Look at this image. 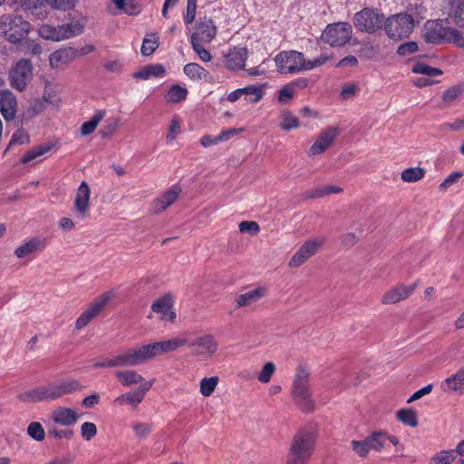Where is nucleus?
<instances>
[{"label":"nucleus","instance_id":"obj_1","mask_svg":"<svg viewBox=\"0 0 464 464\" xmlns=\"http://www.w3.org/2000/svg\"><path fill=\"white\" fill-rule=\"evenodd\" d=\"M81 389L82 386L78 380L74 378H66L20 393L19 400L27 403L43 401H56L65 395L80 391Z\"/></svg>","mask_w":464,"mask_h":464},{"label":"nucleus","instance_id":"obj_2","mask_svg":"<svg viewBox=\"0 0 464 464\" xmlns=\"http://www.w3.org/2000/svg\"><path fill=\"white\" fill-rule=\"evenodd\" d=\"M447 20H429L422 28V37L429 44L450 43L464 47V36L448 24Z\"/></svg>","mask_w":464,"mask_h":464},{"label":"nucleus","instance_id":"obj_3","mask_svg":"<svg viewBox=\"0 0 464 464\" xmlns=\"http://www.w3.org/2000/svg\"><path fill=\"white\" fill-rule=\"evenodd\" d=\"M188 344V341L185 336H177L161 342L136 345L135 347L140 365L159 355L177 351Z\"/></svg>","mask_w":464,"mask_h":464},{"label":"nucleus","instance_id":"obj_4","mask_svg":"<svg viewBox=\"0 0 464 464\" xmlns=\"http://www.w3.org/2000/svg\"><path fill=\"white\" fill-rule=\"evenodd\" d=\"M309 377V372L304 367L300 366L297 368L293 382V400L304 412H312L314 410V401L310 392Z\"/></svg>","mask_w":464,"mask_h":464},{"label":"nucleus","instance_id":"obj_5","mask_svg":"<svg viewBox=\"0 0 464 464\" xmlns=\"http://www.w3.org/2000/svg\"><path fill=\"white\" fill-rule=\"evenodd\" d=\"M415 28V20L408 13H399L384 20V31L392 40L408 37Z\"/></svg>","mask_w":464,"mask_h":464},{"label":"nucleus","instance_id":"obj_6","mask_svg":"<svg viewBox=\"0 0 464 464\" xmlns=\"http://www.w3.org/2000/svg\"><path fill=\"white\" fill-rule=\"evenodd\" d=\"M30 29V24L20 15L7 14L0 19V34L10 43L21 42Z\"/></svg>","mask_w":464,"mask_h":464},{"label":"nucleus","instance_id":"obj_7","mask_svg":"<svg viewBox=\"0 0 464 464\" xmlns=\"http://www.w3.org/2000/svg\"><path fill=\"white\" fill-rule=\"evenodd\" d=\"M353 24L358 31L373 34L384 27V15L377 9L363 8L354 14Z\"/></svg>","mask_w":464,"mask_h":464},{"label":"nucleus","instance_id":"obj_8","mask_svg":"<svg viewBox=\"0 0 464 464\" xmlns=\"http://www.w3.org/2000/svg\"><path fill=\"white\" fill-rule=\"evenodd\" d=\"M140 365L136 347L127 348L112 357H104L93 362L94 368H126Z\"/></svg>","mask_w":464,"mask_h":464},{"label":"nucleus","instance_id":"obj_9","mask_svg":"<svg viewBox=\"0 0 464 464\" xmlns=\"http://www.w3.org/2000/svg\"><path fill=\"white\" fill-rule=\"evenodd\" d=\"M352 25L345 22H338L328 24L324 30L321 38L332 47L345 45L352 38Z\"/></svg>","mask_w":464,"mask_h":464},{"label":"nucleus","instance_id":"obj_10","mask_svg":"<svg viewBox=\"0 0 464 464\" xmlns=\"http://www.w3.org/2000/svg\"><path fill=\"white\" fill-rule=\"evenodd\" d=\"M316 443L314 428L306 427L299 430L293 437L289 450L311 458Z\"/></svg>","mask_w":464,"mask_h":464},{"label":"nucleus","instance_id":"obj_11","mask_svg":"<svg viewBox=\"0 0 464 464\" xmlns=\"http://www.w3.org/2000/svg\"><path fill=\"white\" fill-rule=\"evenodd\" d=\"M277 71L280 73H296L304 71V56L297 51H283L275 57Z\"/></svg>","mask_w":464,"mask_h":464},{"label":"nucleus","instance_id":"obj_12","mask_svg":"<svg viewBox=\"0 0 464 464\" xmlns=\"http://www.w3.org/2000/svg\"><path fill=\"white\" fill-rule=\"evenodd\" d=\"M114 293L107 291L97 296L89 307L83 311L75 322V328L81 330L93 320L112 299Z\"/></svg>","mask_w":464,"mask_h":464},{"label":"nucleus","instance_id":"obj_13","mask_svg":"<svg viewBox=\"0 0 464 464\" xmlns=\"http://www.w3.org/2000/svg\"><path fill=\"white\" fill-rule=\"evenodd\" d=\"M324 244V238L322 237H313L306 240L291 257L288 266L297 268L304 264L309 258L314 256Z\"/></svg>","mask_w":464,"mask_h":464},{"label":"nucleus","instance_id":"obj_14","mask_svg":"<svg viewBox=\"0 0 464 464\" xmlns=\"http://www.w3.org/2000/svg\"><path fill=\"white\" fill-rule=\"evenodd\" d=\"M11 86L19 92L25 89L33 77V65L27 59L18 61L10 71Z\"/></svg>","mask_w":464,"mask_h":464},{"label":"nucleus","instance_id":"obj_15","mask_svg":"<svg viewBox=\"0 0 464 464\" xmlns=\"http://www.w3.org/2000/svg\"><path fill=\"white\" fill-rule=\"evenodd\" d=\"M82 416V414L74 408L58 406L51 411L50 420L63 427H71L75 425Z\"/></svg>","mask_w":464,"mask_h":464},{"label":"nucleus","instance_id":"obj_16","mask_svg":"<svg viewBox=\"0 0 464 464\" xmlns=\"http://www.w3.org/2000/svg\"><path fill=\"white\" fill-rule=\"evenodd\" d=\"M91 188L86 181H82L76 190L72 208V211L79 219H83L88 215Z\"/></svg>","mask_w":464,"mask_h":464},{"label":"nucleus","instance_id":"obj_17","mask_svg":"<svg viewBox=\"0 0 464 464\" xmlns=\"http://www.w3.org/2000/svg\"><path fill=\"white\" fill-rule=\"evenodd\" d=\"M114 376L123 387L138 385V388L146 386L148 389H151L154 384V380H146L137 371L131 369L118 370Z\"/></svg>","mask_w":464,"mask_h":464},{"label":"nucleus","instance_id":"obj_18","mask_svg":"<svg viewBox=\"0 0 464 464\" xmlns=\"http://www.w3.org/2000/svg\"><path fill=\"white\" fill-rule=\"evenodd\" d=\"M196 355L211 357L218 351V342L214 335L204 334L194 339L188 344Z\"/></svg>","mask_w":464,"mask_h":464},{"label":"nucleus","instance_id":"obj_19","mask_svg":"<svg viewBox=\"0 0 464 464\" xmlns=\"http://www.w3.org/2000/svg\"><path fill=\"white\" fill-rule=\"evenodd\" d=\"M440 388L446 394H464V365L444 379Z\"/></svg>","mask_w":464,"mask_h":464},{"label":"nucleus","instance_id":"obj_20","mask_svg":"<svg viewBox=\"0 0 464 464\" xmlns=\"http://www.w3.org/2000/svg\"><path fill=\"white\" fill-rule=\"evenodd\" d=\"M418 286V283L415 282L411 285H399L393 288H391L383 294L382 297V303L383 304H393L402 300L407 299L411 296Z\"/></svg>","mask_w":464,"mask_h":464},{"label":"nucleus","instance_id":"obj_21","mask_svg":"<svg viewBox=\"0 0 464 464\" xmlns=\"http://www.w3.org/2000/svg\"><path fill=\"white\" fill-rule=\"evenodd\" d=\"M217 34V27L210 18L204 17L197 24L195 33L192 34L190 41L210 43Z\"/></svg>","mask_w":464,"mask_h":464},{"label":"nucleus","instance_id":"obj_22","mask_svg":"<svg viewBox=\"0 0 464 464\" xmlns=\"http://www.w3.org/2000/svg\"><path fill=\"white\" fill-rule=\"evenodd\" d=\"M338 134L339 129L336 127H330L322 131L311 146L309 150L310 154L314 156L325 151L333 144Z\"/></svg>","mask_w":464,"mask_h":464},{"label":"nucleus","instance_id":"obj_23","mask_svg":"<svg viewBox=\"0 0 464 464\" xmlns=\"http://www.w3.org/2000/svg\"><path fill=\"white\" fill-rule=\"evenodd\" d=\"M180 192L181 188L179 186L173 185L170 187L166 192L154 199L151 206V212L157 215L166 210L176 201Z\"/></svg>","mask_w":464,"mask_h":464},{"label":"nucleus","instance_id":"obj_24","mask_svg":"<svg viewBox=\"0 0 464 464\" xmlns=\"http://www.w3.org/2000/svg\"><path fill=\"white\" fill-rule=\"evenodd\" d=\"M248 51L244 47H233L225 55V65L229 71H238L245 68Z\"/></svg>","mask_w":464,"mask_h":464},{"label":"nucleus","instance_id":"obj_25","mask_svg":"<svg viewBox=\"0 0 464 464\" xmlns=\"http://www.w3.org/2000/svg\"><path fill=\"white\" fill-rule=\"evenodd\" d=\"M17 102L9 90L0 91V111L6 121H12L16 115Z\"/></svg>","mask_w":464,"mask_h":464},{"label":"nucleus","instance_id":"obj_26","mask_svg":"<svg viewBox=\"0 0 464 464\" xmlns=\"http://www.w3.org/2000/svg\"><path fill=\"white\" fill-rule=\"evenodd\" d=\"M87 24V17L80 15L68 23L60 25L62 41L76 37L83 34Z\"/></svg>","mask_w":464,"mask_h":464},{"label":"nucleus","instance_id":"obj_27","mask_svg":"<svg viewBox=\"0 0 464 464\" xmlns=\"http://www.w3.org/2000/svg\"><path fill=\"white\" fill-rule=\"evenodd\" d=\"M150 390V389H148L146 386L137 388L133 392H129L118 396L115 398L114 402L120 406L129 405L136 409L143 401Z\"/></svg>","mask_w":464,"mask_h":464},{"label":"nucleus","instance_id":"obj_28","mask_svg":"<svg viewBox=\"0 0 464 464\" xmlns=\"http://www.w3.org/2000/svg\"><path fill=\"white\" fill-rule=\"evenodd\" d=\"M46 245L47 241L44 237H31L14 250V255L18 258H24L37 251L44 249Z\"/></svg>","mask_w":464,"mask_h":464},{"label":"nucleus","instance_id":"obj_29","mask_svg":"<svg viewBox=\"0 0 464 464\" xmlns=\"http://www.w3.org/2000/svg\"><path fill=\"white\" fill-rule=\"evenodd\" d=\"M76 49L73 47L61 48L53 52L49 56V63L52 68H58L76 59Z\"/></svg>","mask_w":464,"mask_h":464},{"label":"nucleus","instance_id":"obj_30","mask_svg":"<svg viewBox=\"0 0 464 464\" xmlns=\"http://www.w3.org/2000/svg\"><path fill=\"white\" fill-rule=\"evenodd\" d=\"M266 295V287L259 286L237 295L236 298V303L238 307L249 306L256 304Z\"/></svg>","mask_w":464,"mask_h":464},{"label":"nucleus","instance_id":"obj_31","mask_svg":"<svg viewBox=\"0 0 464 464\" xmlns=\"http://www.w3.org/2000/svg\"><path fill=\"white\" fill-rule=\"evenodd\" d=\"M172 305L173 298L169 294H167L156 300L152 304L151 309L155 313L161 314L163 318L173 320L176 317V314L171 311Z\"/></svg>","mask_w":464,"mask_h":464},{"label":"nucleus","instance_id":"obj_32","mask_svg":"<svg viewBox=\"0 0 464 464\" xmlns=\"http://www.w3.org/2000/svg\"><path fill=\"white\" fill-rule=\"evenodd\" d=\"M166 74V70L162 64H148L133 73V78L137 80H149L152 77L161 78Z\"/></svg>","mask_w":464,"mask_h":464},{"label":"nucleus","instance_id":"obj_33","mask_svg":"<svg viewBox=\"0 0 464 464\" xmlns=\"http://www.w3.org/2000/svg\"><path fill=\"white\" fill-rule=\"evenodd\" d=\"M183 72L193 81H209L211 78L209 72L196 63H187L183 68Z\"/></svg>","mask_w":464,"mask_h":464},{"label":"nucleus","instance_id":"obj_34","mask_svg":"<svg viewBox=\"0 0 464 464\" xmlns=\"http://www.w3.org/2000/svg\"><path fill=\"white\" fill-rule=\"evenodd\" d=\"M266 84L263 85H248L242 88V94L245 96V99L252 103H256L262 100L264 96V90L266 88Z\"/></svg>","mask_w":464,"mask_h":464},{"label":"nucleus","instance_id":"obj_35","mask_svg":"<svg viewBox=\"0 0 464 464\" xmlns=\"http://www.w3.org/2000/svg\"><path fill=\"white\" fill-rule=\"evenodd\" d=\"M159 36L157 33L147 34L141 44V53L143 56L151 55L159 47Z\"/></svg>","mask_w":464,"mask_h":464},{"label":"nucleus","instance_id":"obj_36","mask_svg":"<svg viewBox=\"0 0 464 464\" xmlns=\"http://www.w3.org/2000/svg\"><path fill=\"white\" fill-rule=\"evenodd\" d=\"M388 434L382 431H375L370 434L367 438V443L370 450L376 452H381L387 441Z\"/></svg>","mask_w":464,"mask_h":464},{"label":"nucleus","instance_id":"obj_37","mask_svg":"<svg viewBox=\"0 0 464 464\" xmlns=\"http://www.w3.org/2000/svg\"><path fill=\"white\" fill-rule=\"evenodd\" d=\"M105 113L103 111H95V113L92 116V118L87 121H84L82 126H81V134L82 136H87L91 133H92L95 129L97 128V126L99 125V123L102 121V120L103 119Z\"/></svg>","mask_w":464,"mask_h":464},{"label":"nucleus","instance_id":"obj_38","mask_svg":"<svg viewBox=\"0 0 464 464\" xmlns=\"http://www.w3.org/2000/svg\"><path fill=\"white\" fill-rule=\"evenodd\" d=\"M219 378L218 376L204 377L199 382V392L203 397H209L218 387Z\"/></svg>","mask_w":464,"mask_h":464},{"label":"nucleus","instance_id":"obj_39","mask_svg":"<svg viewBox=\"0 0 464 464\" xmlns=\"http://www.w3.org/2000/svg\"><path fill=\"white\" fill-rule=\"evenodd\" d=\"M39 35L45 39L55 42L62 41L60 25L43 24L38 29Z\"/></svg>","mask_w":464,"mask_h":464},{"label":"nucleus","instance_id":"obj_40","mask_svg":"<svg viewBox=\"0 0 464 464\" xmlns=\"http://www.w3.org/2000/svg\"><path fill=\"white\" fill-rule=\"evenodd\" d=\"M188 90L179 84L172 85L167 95L166 100L168 102L176 103L184 101L187 98Z\"/></svg>","mask_w":464,"mask_h":464},{"label":"nucleus","instance_id":"obj_41","mask_svg":"<svg viewBox=\"0 0 464 464\" xmlns=\"http://www.w3.org/2000/svg\"><path fill=\"white\" fill-rule=\"evenodd\" d=\"M280 128L283 130L289 131L299 127L298 119L289 111H283L280 113Z\"/></svg>","mask_w":464,"mask_h":464},{"label":"nucleus","instance_id":"obj_42","mask_svg":"<svg viewBox=\"0 0 464 464\" xmlns=\"http://www.w3.org/2000/svg\"><path fill=\"white\" fill-rule=\"evenodd\" d=\"M51 149V145H40L38 147L33 148L22 157L21 162L23 164H27L30 161L35 160L50 151Z\"/></svg>","mask_w":464,"mask_h":464},{"label":"nucleus","instance_id":"obj_43","mask_svg":"<svg viewBox=\"0 0 464 464\" xmlns=\"http://www.w3.org/2000/svg\"><path fill=\"white\" fill-rule=\"evenodd\" d=\"M397 418L401 422L410 427H416L418 425L417 414L414 410H400L397 411Z\"/></svg>","mask_w":464,"mask_h":464},{"label":"nucleus","instance_id":"obj_44","mask_svg":"<svg viewBox=\"0 0 464 464\" xmlns=\"http://www.w3.org/2000/svg\"><path fill=\"white\" fill-rule=\"evenodd\" d=\"M425 175L422 168H408L401 172V179L405 182H416L421 179Z\"/></svg>","mask_w":464,"mask_h":464},{"label":"nucleus","instance_id":"obj_45","mask_svg":"<svg viewBox=\"0 0 464 464\" xmlns=\"http://www.w3.org/2000/svg\"><path fill=\"white\" fill-rule=\"evenodd\" d=\"M54 10L66 11L74 8L79 0H44Z\"/></svg>","mask_w":464,"mask_h":464},{"label":"nucleus","instance_id":"obj_46","mask_svg":"<svg viewBox=\"0 0 464 464\" xmlns=\"http://www.w3.org/2000/svg\"><path fill=\"white\" fill-rule=\"evenodd\" d=\"M412 72L414 73L422 74L427 77L438 76L442 73V72L437 68L430 67L423 63H418L412 67Z\"/></svg>","mask_w":464,"mask_h":464},{"label":"nucleus","instance_id":"obj_47","mask_svg":"<svg viewBox=\"0 0 464 464\" xmlns=\"http://www.w3.org/2000/svg\"><path fill=\"white\" fill-rule=\"evenodd\" d=\"M27 434L36 441H42L44 440L45 431L40 422H31L27 427Z\"/></svg>","mask_w":464,"mask_h":464},{"label":"nucleus","instance_id":"obj_48","mask_svg":"<svg viewBox=\"0 0 464 464\" xmlns=\"http://www.w3.org/2000/svg\"><path fill=\"white\" fill-rule=\"evenodd\" d=\"M295 91L292 88V85L289 83L283 86L278 92H277V102L280 104H288L291 102L295 96Z\"/></svg>","mask_w":464,"mask_h":464},{"label":"nucleus","instance_id":"obj_49","mask_svg":"<svg viewBox=\"0 0 464 464\" xmlns=\"http://www.w3.org/2000/svg\"><path fill=\"white\" fill-rule=\"evenodd\" d=\"M351 446L354 453L362 459L367 458L371 450L366 439L363 440H353L351 441Z\"/></svg>","mask_w":464,"mask_h":464},{"label":"nucleus","instance_id":"obj_50","mask_svg":"<svg viewBox=\"0 0 464 464\" xmlns=\"http://www.w3.org/2000/svg\"><path fill=\"white\" fill-rule=\"evenodd\" d=\"M276 372V366L272 362H267L264 364L261 372L258 374V381L263 383H267L271 378L272 375Z\"/></svg>","mask_w":464,"mask_h":464},{"label":"nucleus","instance_id":"obj_51","mask_svg":"<svg viewBox=\"0 0 464 464\" xmlns=\"http://www.w3.org/2000/svg\"><path fill=\"white\" fill-rule=\"evenodd\" d=\"M132 429L136 437L140 439L147 438L152 430L151 425L146 422H135L132 424Z\"/></svg>","mask_w":464,"mask_h":464},{"label":"nucleus","instance_id":"obj_52","mask_svg":"<svg viewBox=\"0 0 464 464\" xmlns=\"http://www.w3.org/2000/svg\"><path fill=\"white\" fill-rule=\"evenodd\" d=\"M97 434V427L92 422H83L81 426V435L85 440H91Z\"/></svg>","mask_w":464,"mask_h":464},{"label":"nucleus","instance_id":"obj_53","mask_svg":"<svg viewBox=\"0 0 464 464\" xmlns=\"http://www.w3.org/2000/svg\"><path fill=\"white\" fill-rule=\"evenodd\" d=\"M331 59V56L325 53L321 54L319 57L313 60L304 59V71H309L324 65Z\"/></svg>","mask_w":464,"mask_h":464},{"label":"nucleus","instance_id":"obj_54","mask_svg":"<svg viewBox=\"0 0 464 464\" xmlns=\"http://www.w3.org/2000/svg\"><path fill=\"white\" fill-rule=\"evenodd\" d=\"M457 452L455 450H441L434 457L440 464H451L456 459Z\"/></svg>","mask_w":464,"mask_h":464},{"label":"nucleus","instance_id":"obj_55","mask_svg":"<svg viewBox=\"0 0 464 464\" xmlns=\"http://www.w3.org/2000/svg\"><path fill=\"white\" fill-rule=\"evenodd\" d=\"M194 51L198 53L199 59L203 62H209L212 59L211 53L203 47L202 43L198 41H190Z\"/></svg>","mask_w":464,"mask_h":464},{"label":"nucleus","instance_id":"obj_56","mask_svg":"<svg viewBox=\"0 0 464 464\" xmlns=\"http://www.w3.org/2000/svg\"><path fill=\"white\" fill-rule=\"evenodd\" d=\"M241 233L257 235L260 231L259 225L256 221H242L238 225Z\"/></svg>","mask_w":464,"mask_h":464},{"label":"nucleus","instance_id":"obj_57","mask_svg":"<svg viewBox=\"0 0 464 464\" xmlns=\"http://www.w3.org/2000/svg\"><path fill=\"white\" fill-rule=\"evenodd\" d=\"M179 130H180L179 121L177 117H174L170 121L169 131L166 136L167 142L173 141L177 138L178 134L179 133Z\"/></svg>","mask_w":464,"mask_h":464},{"label":"nucleus","instance_id":"obj_58","mask_svg":"<svg viewBox=\"0 0 464 464\" xmlns=\"http://www.w3.org/2000/svg\"><path fill=\"white\" fill-rule=\"evenodd\" d=\"M121 10V12L127 14L129 15H137L141 11V6L137 3H134L132 0L123 2L122 7H117Z\"/></svg>","mask_w":464,"mask_h":464},{"label":"nucleus","instance_id":"obj_59","mask_svg":"<svg viewBox=\"0 0 464 464\" xmlns=\"http://www.w3.org/2000/svg\"><path fill=\"white\" fill-rule=\"evenodd\" d=\"M419 49L416 42H407L397 48V53L401 56H407L416 53Z\"/></svg>","mask_w":464,"mask_h":464},{"label":"nucleus","instance_id":"obj_60","mask_svg":"<svg viewBox=\"0 0 464 464\" xmlns=\"http://www.w3.org/2000/svg\"><path fill=\"white\" fill-rule=\"evenodd\" d=\"M15 3L24 10L30 11L40 8L44 0H14Z\"/></svg>","mask_w":464,"mask_h":464},{"label":"nucleus","instance_id":"obj_61","mask_svg":"<svg viewBox=\"0 0 464 464\" xmlns=\"http://www.w3.org/2000/svg\"><path fill=\"white\" fill-rule=\"evenodd\" d=\"M197 9V0H188L187 11L184 16V22L187 24H190L195 20Z\"/></svg>","mask_w":464,"mask_h":464},{"label":"nucleus","instance_id":"obj_62","mask_svg":"<svg viewBox=\"0 0 464 464\" xmlns=\"http://www.w3.org/2000/svg\"><path fill=\"white\" fill-rule=\"evenodd\" d=\"M310 458L288 450L285 464H308Z\"/></svg>","mask_w":464,"mask_h":464},{"label":"nucleus","instance_id":"obj_63","mask_svg":"<svg viewBox=\"0 0 464 464\" xmlns=\"http://www.w3.org/2000/svg\"><path fill=\"white\" fill-rule=\"evenodd\" d=\"M30 141L29 135L23 130H18L15 131L11 140L9 145L13 144H27Z\"/></svg>","mask_w":464,"mask_h":464},{"label":"nucleus","instance_id":"obj_64","mask_svg":"<svg viewBox=\"0 0 464 464\" xmlns=\"http://www.w3.org/2000/svg\"><path fill=\"white\" fill-rule=\"evenodd\" d=\"M452 20L459 27L464 28V3H460L455 10Z\"/></svg>","mask_w":464,"mask_h":464}]
</instances>
